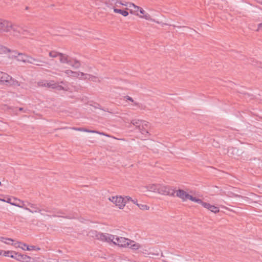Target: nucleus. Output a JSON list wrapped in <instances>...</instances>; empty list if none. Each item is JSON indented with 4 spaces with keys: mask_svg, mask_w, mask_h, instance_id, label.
Here are the masks:
<instances>
[{
    "mask_svg": "<svg viewBox=\"0 0 262 262\" xmlns=\"http://www.w3.org/2000/svg\"><path fill=\"white\" fill-rule=\"evenodd\" d=\"M49 56L52 58H58L61 65L59 66V68L56 69V70L64 73L67 77H71L72 78L77 77L80 79H93V77L90 75L85 74L82 72H74L70 70H62L64 68H67V67L64 66V64L72 67L75 69L79 68L80 63L79 61L76 59H71L67 56L54 51L50 52L49 53Z\"/></svg>",
    "mask_w": 262,
    "mask_h": 262,
    "instance_id": "nucleus-1",
    "label": "nucleus"
},
{
    "mask_svg": "<svg viewBox=\"0 0 262 262\" xmlns=\"http://www.w3.org/2000/svg\"><path fill=\"white\" fill-rule=\"evenodd\" d=\"M0 32L8 33L17 38L26 37L28 34V31L22 25L2 18H0Z\"/></svg>",
    "mask_w": 262,
    "mask_h": 262,
    "instance_id": "nucleus-2",
    "label": "nucleus"
},
{
    "mask_svg": "<svg viewBox=\"0 0 262 262\" xmlns=\"http://www.w3.org/2000/svg\"><path fill=\"white\" fill-rule=\"evenodd\" d=\"M99 238L101 241L106 242L109 244L113 243L119 247H128L133 250H137L141 248V246L139 243L134 241L108 233L101 234Z\"/></svg>",
    "mask_w": 262,
    "mask_h": 262,
    "instance_id": "nucleus-3",
    "label": "nucleus"
},
{
    "mask_svg": "<svg viewBox=\"0 0 262 262\" xmlns=\"http://www.w3.org/2000/svg\"><path fill=\"white\" fill-rule=\"evenodd\" d=\"M61 84L57 83L53 81H48L46 80L41 81L38 82V85L39 86H46L50 88L55 89L58 90H67L68 86L63 82Z\"/></svg>",
    "mask_w": 262,
    "mask_h": 262,
    "instance_id": "nucleus-4",
    "label": "nucleus"
},
{
    "mask_svg": "<svg viewBox=\"0 0 262 262\" xmlns=\"http://www.w3.org/2000/svg\"><path fill=\"white\" fill-rule=\"evenodd\" d=\"M0 81L8 85L14 86H20V83L16 79L13 78L8 74L0 71Z\"/></svg>",
    "mask_w": 262,
    "mask_h": 262,
    "instance_id": "nucleus-5",
    "label": "nucleus"
},
{
    "mask_svg": "<svg viewBox=\"0 0 262 262\" xmlns=\"http://www.w3.org/2000/svg\"><path fill=\"white\" fill-rule=\"evenodd\" d=\"M131 123L134 126H136L142 134H144L148 133L147 127L148 126V123L147 122L141 120L134 119L132 121Z\"/></svg>",
    "mask_w": 262,
    "mask_h": 262,
    "instance_id": "nucleus-6",
    "label": "nucleus"
},
{
    "mask_svg": "<svg viewBox=\"0 0 262 262\" xmlns=\"http://www.w3.org/2000/svg\"><path fill=\"white\" fill-rule=\"evenodd\" d=\"M108 200L120 209H122L126 204L125 198L121 195L110 196Z\"/></svg>",
    "mask_w": 262,
    "mask_h": 262,
    "instance_id": "nucleus-7",
    "label": "nucleus"
},
{
    "mask_svg": "<svg viewBox=\"0 0 262 262\" xmlns=\"http://www.w3.org/2000/svg\"><path fill=\"white\" fill-rule=\"evenodd\" d=\"M14 200L16 201L15 203H11V205L15 206L21 208H23L25 209L26 210L30 212L31 213H35V212H40V210H31L30 208H29L27 207V205L25 204V202L23 201H21L19 199H18L17 198H14Z\"/></svg>",
    "mask_w": 262,
    "mask_h": 262,
    "instance_id": "nucleus-8",
    "label": "nucleus"
},
{
    "mask_svg": "<svg viewBox=\"0 0 262 262\" xmlns=\"http://www.w3.org/2000/svg\"><path fill=\"white\" fill-rule=\"evenodd\" d=\"M16 60L18 61H22L24 62H29L30 63L35 64V62L36 61L35 59H34L30 56H27L26 54L18 53V55L16 57ZM36 65H39L38 63H36Z\"/></svg>",
    "mask_w": 262,
    "mask_h": 262,
    "instance_id": "nucleus-9",
    "label": "nucleus"
},
{
    "mask_svg": "<svg viewBox=\"0 0 262 262\" xmlns=\"http://www.w3.org/2000/svg\"><path fill=\"white\" fill-rule=\"evenodd\" d=\"M173 190L166 186L158 184L157 193L162 195H173Z\"/></svg>",
    "mask_w": 262,
    "mask_h": 262,
    "instance_id": "nucleus-10",
    "label": "nucleus"
},
{
    "mask_svg": "<svg viewBox=\"0 0 262 262\" xmlns=\"http://www.w3.org/2000/svg\"><path fill=\"white\" fill-rule=\"evenodd\" d=\"M173 195L176 193V196L182 199L183 201L190 200V197L191 196V195H189L188 193L182 189H179L176 191L173 190Z\"/></svg>",
    "mask_w": 262,
    "mask_h": 262,
    "instance_id": "nucleus-11",
    "label": "nucleus"
},
{
    "mask_svg": "<svg viewBox=\"0 0 262 262\" xmlns=\"http://www.w3.org/2000/svg\"><path fill=\"white\" fill-rule=\"evenodd\" d=\"M10 257L22 262H30L31 259V257L27 255L18 254L17 253H14V255H11Z\"/></svg>",
    "mask_w": 262,
    "mask_h": 262,
    "instance_id": "nucleus-12",
    "label": "nucleus"
},
{
    "mask_svg": "<svg viewBox=\"0 0 262 262\" xmlns=\"http://www.w3.org/2000/svg\"><path fill=\"white\" fill-rule=\"evenodd\" d=\"M139 16H138L140 18H144L146 20H149L151 21L155 22L157 24H160V22L155 19L152 18L151 16L147 13H146L144 9L141 7L140 10L139 11Z\"/></svg>",
    "mask_w": 262,
    "mask_h": 262,
    "instance_id": "nucleus-13",
    "label": "nucleus"
},
{
    "mask_svg": "<svg viewBox=\"0 0 262 262\" xmlns=\"http://www.w3.org/2000/svg\"><path fill=\"white\" fill-rule=\"evenodd\" d=\"M2 52L7 54V57L11 59L16 58L18 52L15 51H10L5 47H1Z\"/></svg>",
    "mask_w": 262,
    "mask_h": 262,
    "instance_id": "nucleus-14",
    "label": "nucleus"
},
{
    "mask_svg": "<svg viewBox=\"0 0 262 262\" xmlns=\"http://www.w3.org/2000/svg\"><path fill=\"white\" fill-rule=\"evenodd\" d=\"M128 7L130 10V13L137 16H139V11L141 7L135 5L133 3H129Z\"/></svg>",
    "mask_w": 262,
    "mask_h": 262,
    "instance_id": "nucleus-15",
    "label": "nucleus"
},
{
    "mask_svg": "<svg viewBox=\"0 0 262 262\" xmlns=\"http://www.w3.org/2000/svg\"><path fill=\"white\" fill-rule=\"evenodd\" d=\"M203 207L214 213L219 212L220 211L217 207L212 205L209 203H206V204H203Z\"/></svg>",
    "mask_w": 262,
    "mask_h": 262,
    "instance_id": "nucleus-16",
    "label": "nucleus"
},
{
    "mask_svg": "<svg viewBox=\"0 0 262 262\" xmlns=\"http://www.w3.org/2000/svg\"><path fill=\"white\" fill-rule=\"evenodd\" d=\"M21 249L27 251H33L39 250L40 248L34 246H28L27 244L23 243Z\"/></svg>",
    "mask_w": 262,
    "mask_h": 262,
    "instance_id": "nucleus-17",
    "label": "nucleus"
},
{
    "mask_svg": "<svg viewBox=\"0 0 262 262\" xmlns=\"http://www.w3.org/2000/svg\"><path fill=\"white\" fill-rule=\"evenodd\" d=\"M158 184H149L145 187L147 191L157 192L158 191Z\"/></svg>",
    "mask_w": 262,
    "mask_h": 262,
    "instance_id": "nucleus-18",
    "label": "nucleus"
},
{
    "mask_svg": "<svg viewBox=\"0 0 262 262\" xmlns=\"http://www.w3.org/2000/svg\"><path fill=\"white\" fill-rule=\"evenodd\" d=\"M73 129L75 130H78V131L87 132V133H97V134H98L100 135H104L103 133L99 132L98 131L93 130H89V129L83 128L73 127Z\"/></svg>",
    "mask_w": 262,
    "mask_h": 262,
    "instance_id": "nucleus-19",
    "label": "nucleus"
},
{
    "mask_svg": "<svg viewBox=\"0 0 262 262\" xmlns=\"http://www.w3.org/2000/svg\"><path fill=\"white\" fill-rule=\"evenodd\" d=\"M122 2L118 0H112L111 2V5L112 6V9L118 8L121 7Z\"/></svg>",
    "mask_w": 262,
    "mask_h": 262,
    "instance_id": "nucleus-20",
    "label": "nucleus"
},
{
    "mask_svg": "<svg viewBox=\"0 0 262 262\" xmlns=\"http://www.w3.org/2000/svg\"><path fill=\"white\" fill-rule=\"evenodd\" d=\"M114 12L115 13H119L124 16H127L128 15V13L126 11L122 10L118 8H114Z\"/></svg>",
    "mask_w": 262,
    "mask_h": 262,
    "instance_id": "nucleus-21",
    "label": "nucleus"
},
{
    "mask_svg": "<svg viewBox=\"0 0 262 262\" xmlns=\"http://www.w3.org/2000/svg\"><path fill=\"white\" fill-rule=\"evenodd\" d=\"M1 241L8 245H12V243L14 242V241L11 238H6L3 237H1Z\"/></svg>",
    "mask_w": 262,
    "mask_h": 262,
    "instance_id": "nucleus-22",
    "label": "nucleus"
},
{
    "mask_svg": "<svg viewBox=\"0 0 262 262\" xmlns=\"http://www.w3.org/2000/svg\"><path fill=\"white\" fill-rule=\"evenodd\" d=\"M190 200H191L192 202H196L197 203L200 204L203 206V204H206V203L203 202L201 199H197L195 197H193L191 195V197H190Z\"/></svg>",
    "mask_w": 262,
    "mask_h": 262,
    "instance_id": "nucleus-23",
    "label": "nucleus"
},
{
    "mask_svg": "<svg viewBox=\"0 0 262 262\" xmlns=\"http://www.w3.org/2000/svg\"><path fill=\"white\" fill-rule=\"evenodd\" d=\"M138 207L141 210H147L149 209V207L145 204H137Z\"/></svg>",
    "mask_w": 262,
    "mask_h": 262,
    "instance_id": "nucleus-24",
    "label": "nucleus"
},
{
    "mask_svg": "<svg viewBox=\"0 0 262 262\" xmlns=\"http://www.w3.org/2000/svg\"><path fill=\"white\" fill-rule=\"evenodd\" d=\"M12 245H13L16 248H20L21 249V247L23 246V243L21 242H15V243H12Z\"/></svg>",
    "mask_w": 262,
    "mask_h": 262,
    "instance_id": "nucleus-25",
    "label": "nucleus"
},
{
    "mask_svg": "<svg viewBox=\"0 0 262 262\" xmlns=\"http://www.w3.org/2000/svg\"><path fill=\"white\" fill-rule=\"evenodd\" d=\"M237 151V149L235 148H232L228 150V154L230 156L231 155H234V152H236Z\"/></svg>",
    "mask_w": 262,
    "mask_h": 262,
    "instance_id": "nucleus-26",
    "label": "nucleus"
},
{
    "mask_svg": "<svg viewBox=\"0 0 262 262\" xmlns=\"http://www.w3.org/2000/svg\"><path fill=\"white\" fill-rule=\"evenodd\" d=\"M27 206L30 207L32 210H40L39 209L37 208L36 206V205L35 204H32V203H27Z\"/></svg>",
    "mask_w": 262,
    "mask_h": 262,
    "instance_id": "nucleus-27",
    "label": "nucleus"
},
{
    "mask_svg": "<svg viewBox=\"0 0 262 262\" xmlns=\"http://www.w3.org/2000/svg\"><path fill=\"white\" fill-rule=\"evenodd\" d=\"M15 252H13V251H3V255L5 256H9L10 257V256L12 255H10V254H12V253H14Z\"/></svg>",
    "mask_w": 262,
    "mask_h": 262,
    "instance_id": "nucleus-28",
    "label": "nucleus"
},
{
    "mask_svg": "<svg viewBox=\"0 0 262 262\" xmlns=\"http://www.w3.org/2000/svg\"><path fill=\"white\" fill-rule=\"evenodd\" d=\"M124 198H125V201L127 202V201H132V198L129 196H126L124 197Z\"/></svg>",
    "mask_w": 262,
    "mask_h": 262,
    "instance_id": "nucleus-29",
    "label": "nucleus"
},
{
    "mask_svg": "<svg viewBox=\"0 0 262 262\" xmlns=\"http://www.w3.org/2000/svg\"><path fill=\"white\" fill-rule=\"evenodd\" d=\"M11 199L9 198V199L6 200V202L8 203H9L11 205V203H15V202H11Z\"/></svg>",
    "mask_w": 262,
    "mask_h": 262,
    "instance_id": "nucleus-30",
    "label": "nucleus"
},
{
    "mask_svg": "<svg viewBox=\"0 0 262 262\" xmlns=\"http://www.w3.org/2000/svg\"><path fill=\"white\" fill-rule=\"evenodd\" d=\"M130 3H127V2H124V3H123L122 2V4H121L122 6H128V5H129V4Z\"/></svg>",
    "mask_w": 262,
    "mask_h": 262,
    "instance_id": "nucleus-31",
    "label": "nucleus"
},
{
    "mask_svg": "<svg viewBox=\"0 0 262 262\" xmlns=\"http://www.w3.org/2000/svg\"><path fill=\"white\" fill-rule=\"evenodd\" d=\"M262 29V23L259 24L258 26V30Z\"/></svg>",
    "mask_w": 262,
    "mask_h": 262,
    "instance_id": "nucleus-32",
    "label": "nucleus"
},
{
    "mask_svg": "<svg viewBox=\"0 0 262 262\" xmlns=\"http://www.w3.org/2000/svg\"><path fill=\"white\" fill-rule=\"evenodd\" d=\"M134 204H136L137 206V204H138V203H137V200H132V201Z\"/></svg>",
    "mask_w": 262,
    "mask_h": 262,
    "instance_id": "nucleus-33",
    "label": "nucleus"
},
{
    "mask_svg": "<svg viewBox=\"0 0 262 262\" xmlns=\"http://www.w3.org/2000/svg\"><path fill=\"white\" fill-rule=\"evenodd\" d=\"M126 98H127V100H129V101H132V102H133V99L131 97H130L129 96H127Z\"/></svg>",
    "mask_w": 262,
    "mask_h": 262,
    "instance_id": "nucleus-34",
    "label": "nucleus"
},
{
    "mask_svg": "<svg viewBox=\"0 0 262 262\" xmlns=\"http://www.w3.org/2000/svg\"><path fill=\"white\" fill-rule=\"evenodd\" d=\"M259 200H258V201L262 204V196H260L259 197Z\"/></svg>",
    "mask_w": 262,
    "mask_h": 262,
    "instance_id": "nucleus-35",
    "label": "nucleus"
},
{
    "mask_svg": "<svg viewBox=\"0 0 262 262\" xmlns=\"http://www.w3.org/2000/svg\"><path fill=\"white\" fill-rule=\"evenodd\" d=\"M258 3L262 4V0H256Z\"/></svg>",
    "mask_w": 262,
    "mask_h": 262,
    "instance_id": "nucleus-36",
    "label": "nucleus"
},
{
    "mask_svg": "<svg viewBox=\"0 0 262 262\" xmlns=\"http://www.w3.org/2000/svg\"><path fill=\"white\" fill-rule=\"evenodd\" d=\"M0 201H1L2 202H6V200L4 199H0Z\"/></svg>",
    "mask_w": 262,
    "mask_h": 262,
    "instance_id": "nucleus-37",
    "label": "nucleus"
},
{
    "mask_svg": "<svg viewBox=\"0 0 262 262\" xmlns=\"http://www.w3.org/2000/svg\"><path fill=\"white\" fill-rule=\"evenodd\" d=\"M3 251L0 250V255L3 254Z\"/></svg>",
    "mask_w": 262,
    "mask_h": 262,
    "instance_id": "nucleus-38",
    "label": "nucleus"
},
{
    "mask_svg": "<svg viewBox=\"0 0 262 262\" xmlns=\"http://www.w3.org/2000/svg\"><path fill=\"white\" fill-rule=\"evenodd\" d=\"M21 88H23V89L25 88L24 85H21Z\"/></svg>",
    "mask_w": 262,
    "mask_h": 262,
    "instance_id": "nucleus-39",
    "label": "nucleus"
},
{
    "mask_svg": "<svg viewBox=\"0 0 262 262\" xmlns=\"http://www.w3.org/2000/svg\"><path fill=\"white\" fill-rule=\"evenodd\" d=\"M19 110H20V111L23 110V108H19Z\"/></svg>",
    "mask_w": 262,
    "mask_h": 262,
    "instance_id": "nucleus-40",
    "label": "nucleus"
},
{
    "mask_svg": "<svg viewBox=\"0 0 262 262\" xmlns=\"http://www.w3.org/2000/svg\"><path fill=\"white\" fill-rule=\"evenodd\" d=\"M59 75L62 76V74L61 73L59 74Z\"/></svg>",
    "mask_w": 262,
    "mask_h": 262,
    "instance_id": "nucleus-41",
    "label": "nucleus"
},
{
    "mask_svg": "<svg viewBox=\"0 0 262 262\" xmlns=\"http://www.w3.org/2000/svg\"><path fill=\"white\" fill-rule=\"evenodd\" d=\"M1 185V182H0V186Z\"/></svg>",
    "mask_w": 262,
    "mask_h": 262,
    "instance_id": "nucleus-42",
    "label": "nucleus"
}]
</instances>
